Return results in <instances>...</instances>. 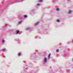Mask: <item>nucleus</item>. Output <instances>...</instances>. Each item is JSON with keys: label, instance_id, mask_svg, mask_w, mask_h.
<instances>
[{"label": "nucleus", "instance_id": "7", "mask_svg": "<svg viewBox=\"0 0 73 73\" xmlns=\"http://www.w3.org/2000/svg\"><path fill=\"white\" fill-rule=\"evenodd\" d=\"M24 18H27V17H28V16H27V15H24Z\"/></svg>", "mask_w": 73, "mask_h": 73}, {"label": "nucleus", "instance_id": "8", "mask_svg": "<svg viewBox=\"0 0 73 73\" xmlns=\"http://www.w3.org/2000/svg\"><path fill=\"white\" fill-rule=\"evenodd\" d=\"M67 73H70V70H67Z\"/></svg>", "mask_w": 73, "mask_h": 73}, {"label": "nucleus", "instance_id": "19", "mask_svg": "<svg viewBox=\"0 0 73 73\" xmlns=\"http://www.w3.org/2000/svg\"><path fill=\"white\" fill-rule=\"evenodd\" d=\"M39 2L41 3V2H42V0H40L39 1Z\"/></svg>", "mask_w": 73, "mask_h": 73}, {"label": "nucleus", "instance_id": "23", "mask_svg": "<svg viewBox=\"0 0 73 73\" xmlns=\"http://www.w3.org/2000/svg\"><path fill=\"white\" fill-rule=\"evenodd\" d=\"M24 70H27V68H25V69Z\"/></svg>", "mask_w": 73, "mask_h": 73}, {"label": "nucleus", "instance_id": "15", "mask_svg": "<svg viewBox=\"0 0 73 73\" xmlns=\"http://www.w3.org/2000/svg\"><path fill=\"white\" fill-rule=\"evenodd\" d=\"M18 43H20V42H21V41H20V40H19L18 41Z\"/></svg>", "mask_w": 73, "mask_h": 73}, {"label": "nucleus", "instance_id": "17", "mask_svg": "<svg viewBox=\"0 0 73 73\" xmlns=\"http://www.w3.org/2000/svg\"><path fill=\"white\" fill-rule=\"evenodd\" d=\"M59 50L58 49L56 50V52H58Z\"/></svg>", "mask_w": 73, "mask_h": 73}, {"label": "nucleus", "instance_id": "1", "mask_svg": "<svg viewBox=\"0 0 73 73\" xmlns=\"http://www.w3.org/2000/svg\"><path fill=\"white\" fill-rule=\"evenodd\" d=\"M47 62V59L46 58H44V62L43 63V64H45Z\"/></svg>", "mask_w": 73, "mask_h": 73}, {"label": "nucleus", "instance_id": "13", "mask_svg": "<svg viewBox=\"0 0 73 73\" xmlns=\"http://www.w3.org/2000/svg\"><path fill=\"white\" fill-rule=\"evenodd\" d=\"M50 54H49L48 56V59H49V57H50Z\"/></svg>", "mask_w": 73, "mask_h": 73}, {"label": "nucleus", "instance_id": "3", "mask_svg": "<svg viewBox=\"0 0 73 73\" xmlns=\"http://www.w3.org/2000/svg\"><path fill=\"white\" fill-rule=\"evenodd\" d=\"M25 30L26 31H29V30H31V28L29 27H27L25 29Z\"/></svg>", "mask_w": 73, "mask_h": 73}, {"label": "nucleus", "instance_id": "14", "mask_svg": "<svg viewBox=\"0 0 73 73\" xmlns=\"http://www.w3.org/2000/svg\"><path fill=\"white\" fill-rule=\"evenodd\" d=\"M2 50L3 52H5V48H3Z\"/></svg>", "mask_w": 73, "mask_h": 73}, {"label": "nucleus", "instance_id": "2", "mask_svg": "<svg viewBox=\"0 0 73 73\" xmlns=\"http://www.w3.org/2000/svg\"><path fill=\"white\" fill-rule=\"evenodd\" d=\"M22 23H23V21H21L19 22V23H18V25H20V24H21Z\"/></svg>", "mask_w": 73, "mask_h": 73}, {"label": "nucleus", "instance_id": "21", "mask_svg": "<svg viewBox=\"0 0 73 73\" xmlns=\"http://www.w3.org/2000/svg\"><path fill=\"white\" fill-rule=\"evenodd\" d=\"M8 26V25L6 24L5 25V27H7V26Z\"/></svg>", "mask_w": 73, "mask_h": 73}, {"label": "nucleus", "instance_id": "12", "mask_svg": "<svg viewBox=\"0 0 73 73\" xmlns=\"http://www.w3.org/2000/svg\"><path fill=\"white\" fill-rule=\"evenodd\" d=\"M72 13V11L69 10L68 11V13L70 14V13Z\"/></svg>", "mask_w": 73, "mask_h": 73}, {"label": "nucleus", "instance_id": "10", "mask_svg": "<svg viewBox=\"0 0 73 73\" xmlns=\"http://www.w3.org/2000/svg\"><path fill=\"white\" fill-rule=\"evenodd\" d=\"M56 21L58 23H60V20L58 19V20H56Z\"/></svg>", "mask_w": 73, "mask_h": 73}, {"label": "nucleus", "instance_id": "18", "mask_svg": "<svg viewBox=\"0 0 73 73\" xmlns=\"http://www.w3.org/2000/svg\"><path fill=\"white\" fill-rule=\"evenodd\" d=\"M2 41L3 42H5V40H4L3 39Z\"/></svg>", "mask_w": 73, "mask_h": 73}, {"label": "nucleus", "instance_id": "24", "mask_svg": "<svg viewBox=\"0 0 73 73\" xmlns=\"http://www.w3.org/2000/svg\"><path fill=\"white\" fill-rule=\"evenodd\" d=\"M24 72H25V73H27V71H25Z\"/></svg>", "mask_w": 73, "mask_h": 73}, {"label": "nucleus", "instance_id": "16", "mask_svg": "<svg viewBox=\"0 0 73 73\" xmlns=\"http://www.w3.org/2000/svg\"><path fill=\"white\" fill-rule=\"evenodd\" d=\"M34 11H35V10L34 9H33L31 11V12H34Z\"/></svg>", "mask_w": 73, "mask_h": 73}, {"label": "nucleus", "instance_id": "11", "mask_svg": "<svg viewBox=\"0 0 73 73\" xmlns=\"http://www.w3.org/2000/svg\"><path fill=\"white\" fill-rule=\"evenodd\" d=\"M21 55V54L20 52H19L18 54V55L19 56H20Z\"/></svg>", "mask_w": 73, "mask_h": 73}, {"label": "nucleus", "instance_id": "9", "mask_svg": "<svg viewBox=\"0 0 73 73\" xmlns=\"http://www.w3.org/2000/svg\"><path fill=\"white\" fill-rule=\"evenodd\" d=\"M22 0H16L17 3H19L20 2V1H21Z\"/></svg>", "mask_w": 73, "mask_h": 73}, {"label": "nucleus", "instance_id": "4", "mask_svg": "<svg viewBox=\"0 0 73 73\" xmlns=\"http://www.w3.org/2000/svg\"><path fill=\"white\" fill-rule=\"evenodd\" d=\"M39 24V22H37L35 24V26H36L38 25Z\"/></svg>", "mask_w": 73, "mask_h": 73}, {"label": "nucleus", "instance_id": "25", "mask_svg": "<svg viewBox=\"0 0 73 73\" xmlns=\"http://www.w3.org/2000/svg\"><path fill=\"white\" fill-rule=\"evenodd\" d=\"M72 61L73 62V58H72Z\"/></svg>", "mask_w": 73, "mask_h": 73}, {"label": "nucleus", "instance_id": "20", "mask_svg": "<svg viewBox=\"0 0 73 73\" xmlns=\"http://www.w3.org/2000/svg\"><path fill=\"white\" fill-rule=\"evenodd\" d=\"M40 4H37V5H38V6H39V5H40Z\"/></svg>", "mask_w": 73, "mask_h": 73}, {"label": "nucleus", "instance_id": "6", "mask_svg": "<svg viewBox=\"0 0 73 73\" xmlns=\"http://www.w3.org/2000/svg\"><path fill=\"white\" fill-rule=\"evenodd\" d=\"M56 11H60V9H59V8H58L57 7L56 9Z\"/></svg>", "mask_w": 73, "mask_h": 73}, {"label": "nucleus", "instance_id": "5", "mask_svg": "<svg viewBox=\"0 0 73 73\" xmlns=\"http://www.w3.org/2000/svg\"><path fill=\"white\" fill-rule=\"evenodd\" d=\"M16 34H19V33H20V31L19 30H17L16 31Z\"/></svg>", "mask_w": 73, "mask_h": 73}, {"label": "nucleus", "instance_id": "22", "mask_svg": "<svg viewBox=\"0 0 73 73\" xmlns=\"http://www.w3.org/2000/svg\"><path fill=\"white\" fill-rule=\"evenodd\" d=\"M38 38H39L40 39V38H41L40 37H38Z\"/></svg>", "mask_w": 73, "mask_h": 73}, {"label": "nucleus", "instance_id": "26", "mask_svg": "<svg viewBox=\"0 0 73 73\" xmlns=\"http://www.w3.org/2000/svg\"><path fill=\"white\" fill-rule=\"evenodd\" d=\"M21 73H23V72L22 71L21 72Z\"/></svg>", "mask_w": 73, "mask_h": 73}]
</instances>
